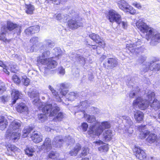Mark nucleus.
Returning <instances> with one entry per match:
<instances>
[{"instance_id": "nucleus-18", "label": "nucleus", "mask_w": 160, "mask_h": 160, "mask_svg": "<svg viewBox=\"0 0 160 160\" xmlns=\"http://www.w3.org/2000/svg\"><path fill=\"white\" fill-rule=\"evenodd\" d=\"M122 119V121L125 128L127 129L133 125V122L129 117L127 116H123Z\"/></svg>"}, {"instance_id": "nucleus-51", "label": "nucleus", "mask_w": 160, "mask_h": 160, "mask_svg": "<svg viewBox=\"0 0 160 160\" xmlns=\"http://www.w3.org/2000/svg\"><path fill=\"white\" fill-rule=\"evenodd\" d=\"M22 81L23 82L25 86H28L30 82L29 78H28L26 76H24L22 78Z\"/></svg>"}, {"instance_id": "nucleus-30", "label": "nucleus", "mask_w": 160, "mask_h": 160, "mask_svg": "<svg viewBox=\"0 0 160 160\" xmlns=\"http://www.w3.org/2000/svg\"><path fill=\"white\" fill-rule=\"evenodd\" d=\"M81 149V146L79 144H77L74 148L70 152L71 156H75L78 153V152Z\"/></svg>"}, {"instance_id": "nucleus-23", "label": "nucleus", "mask_w": 160, "mask_h": 160, "mask_svg": "<svg viewBox=\"0 0 160 160\" xmlns=\"http://www.w3.org/2000/svg\"><path fill=\"white\" fill-rule=\"evenodd\" d=\"M16 109L17 111L20 113L26 112L28 111L27 107L23 103H21L18 105Z\"/></svg>"}, {"instance_id": "nucleus-2", "label": "nucleus", "mask_w": 160, "mask_h": 160, "mask_svg": "<svg viewBox=\"0 0 160 160\" xmlns=\"http://www.w3.org/2000/svg\"><path fill=\"white\" fill-rule=\"evenodd\" d=\"M28 94L31 98H36L33 101V104L38 107L40 110L42 108V112L45 114H48L50 117L55 116L59 111V108L56 105L53 106L50 104L43 105L42 102H40L38 97L39 94L37 91H30Z\"/></svg>"}, {"instance_id": "nucleus-12", "label": "nucleus", "mask_w": 160, "mask_h": 160, "mask_svg": "<svg viewBox=\"0 0 160 160\" xmlns=\"http://www.w3.org/2000/svg\"><path fill=\"white\" fill-rule=\"evenodd\" d=\"M68 26L70 28L72 29H76L83 25L82 23L77 22L73 19L70 20L68 22Z\"/></svg>"}, {"instance_id": "nucleus-58", "label": "nucleus", "mask_w": 160, "mask_h": 160, "mask_svg": "<svg viewBox=\"0 0 160 160\" xmlns=\"http://www.w3.org/2000/svg\"><path fill=\"white\" fill-rule=\"evenodd\" d=\"M81 127L83 131H87V128L88 127V125L86 123L83 122L82 124Z\"/></svg>"}, {"instance_id": "nucleus-27", "label": "nucleus", "mask_w": 160, "mask_h": 160, "mask_svg": "<svg viewBox=\"0 0 160 160\" xmlns=\"http://www.w3.org/2000/svg\"><path fill=\"white\" fill-rule=\"evenodd\" d=\"M25 12L28 14H32L35 10L34 6L31 4H26L25 6Z\"/></svg>"}, {"instance_id": "nucleus-38", "label": "nucleus", "mask_w": 160, "mask_h": 160, "mask_svg": "<svg viewBox=\"0 0 160 160\" xmlns=\"http://www.w3.org/2000/svg\"><path fill=\"white\" fill-rule=\"evenodd\" d=\"M48 156L49 158L54 159L59 156V154L56 152L51 151L49 153Z\"/></svg>"}, {"instance_id": "nucleus-6", "label": "nucleus", "mask_w": 160, "mask_h": 160, "mask_svg": "<svg viewBox=\"0 0 160 160\" xmlns=\"http://www.w3.org/2000/svg\"><path fill=\"white\" fill-rule=\"evenodd\" d=\"M117 5L118 8L125 12L129 13L132 15H134L136 13V10L124 0L118 1Z\"/></svg>"}, {"instance_id": "nucleus-10", "label": "nucleus", "mask_w": 160, "mask_h": 160, "mask_svg": "<svg viewBox=\"0 0 160 160\" xmlns=\"http://www.w3.org/2000/svg\"><path fill=\"white\" fill-rule=\"evenodd\" d=\"M54 57H52L48 58V59H45L43 60H38L39 64L45 65L48 69H52L55 68L57 65V62L53 59Z\"/></svg>"}, {"instance_id": "nucleus-20", "label": "nucleus", "mask_w": 160, "mask_h": 160, "mask_svg": "<svg viewBox=\"0 0 160 160\" xmlns=\"http://www.w3.org/2000/svg\"><path fill=\"white\" fill-rule=\"evenodd\" d=\"M11 94L13 100L12 102L13 104L16 103L17 99L22 97V94L20 93L19 91H13L12 92Z\"/></svg>"}, {"instance_id": "nucleus-31", "label": "nucleus", "mask_w": 160, "mask_h": 160, "mask_svg": "<svg viewBox=\"0 0 160 160\" xmlns=\"http://www.w3.org/2000/svg\"><path fill=\"white\" fill-rule=\"evenodd\" d=\"M50 54V52L49 51H47L43 52L41 56H39L38 57L37 59L38 63L39 64L38 60L39 59L40 60H43L45 59H48V57L49 56Z\"/></svg>"}, {"instance_id": "nucleus-47", "label": "nucleus", "mask_w": 160, "mask_h": 160, "mask_svg": "<svg viewBox=\"0 0 160 160\" xmlns=\"http://www.w3.org/2000/svg\"><path fill=\"white\" fill-rule=\"evenodd\" d=\"M0 66L2 67L3 68V72L8 75L9 74V72L7 70V67L3 63V62L0 60Z\"/></svg>"}, {"instance_id": "nucleus-3", "label": "nucleus", "mask_w": 160, "mask_h": 160, "mask_svg": "<svg viewBox=\"0 0 160 160\" xmlns=\"http://www.w3.org/2000/svg\"><path fill=\"white\" fill-rule=\"evenodd\" d=\"M21 125V122L19 120H15L12 122L6 132L5 135L6 138L13 140H18L20 136L19 129H20Z\"/></svg>"}, {"instance_id": "nucleus-52", "label": "nucleus", "mask_w": 160, "mask_h": 160, "mask_svg": "<svg viewBox=\"0 0 160 160\" xmlns=\"http://www.w3.org/2000/svg\"><path fill=\"white\" fill-rule=\"evenodd\" d=\"M125 133L126 135L128 136H129L131 135L133 132V130L132 128L129 127L128 128H125Z\"/></svg>"}, {"instance_id": "nucleus-19", "label": "nucleus", "mask_w": 160, "mask_h": 160, "mask_svg": "<svg viewBox=\"0 0 160 160\" xmlns=\"http://www.w3.org/2000/svg\"><path fill=\"white\" fill-rule=\"evenodd\" d=\"M134 115L135 120L138 122H140L143 119V114L140 111L137 110L134 111Z\"/></svg>"}, {"instance_id": "nucleus-4", "label": "nucleus", "mask_w": 160, "mask_h": 160, "mask_svg": "<svg viewBox=\"0 0 160 160\" xmlns=\"http://www.w3.org/2000/svg\"><path fill=\"white\" fill-rule=\"evenodd\" d=\"M145 93L147 96V98L144 99L141 97H138L134 100L133 102L134 106H138L139 108L142 110L148 108L151 103V100L155 95L154 93L152 91H145Z\"/></svg>"}, {"instance_id": "nucleus-44", "label": "nucleus", "mask_w": 160, "mask_h": 160, "mask_svg": "<svg viewBox=\"0 0 160 160\" xmlns=\"http://www.w3.org/2000/svg\"><path fill=\"white\" fill-rule=\"evenodd\" d=\"M10 99V97L7 95H4L0 97V101L3 103H5L8 102Z\"/></svg>"}, {"instance_id": "nucleus-34", "label": "nucleus", "mask_w": 160, "mask_h": 160, "mask_svg": "<svg viewBox=\"0 0 160 160\" xmlns=\"http://www.w3.org/2000/svg\"><path fill=\"white\" fill-rule=\"evenodd\" d=\"M33 128L32 127L27 126L25 127L23 131V135L22 136L23 138H25L27 137L28 135L33 130Z\"/></svg>"}, {"instance_id": "nucleus-25", "label": "nucleus", "mask_w": 160, "mask_h": 160, "mask_svg": "<svg viewBox=\"0 0 160 160\" xmlns=\"http://www.w3.org/2000/svg\"><path fill=\"white\" fill-rule=\"evenodd\" d=\"M82 117H84L86 120L89 123H93L96 121V119L95 117L93 115L90 116L87 114H85L83 112Z\"/></svg>"}, {"instance_id": "nucleus-26", "label": "nucleus", "mask_w": 160, "mask_h": 160, "mask_svg": "<svg viewBox=\"0 0 160 160\" xmlns=\"http://www.w3.org/2000/svg\"><path fill=\"white\" fill-rule=\"evenodd\" d=\"M7 27H6V28H7V30L8 29L10 31L12 30L15 28L18 29L20 31L21 30L20 27L17 24L13 23L10 21H8L7 22Z\"/></svg>"}, {"instance_id": "nucleus-63", "label": "nucleus", "mask_w": 160, "mask_h": 160, "mask_svg": "<svg viewBox=\"0 0 160 160\" xmlns=\"http://www.w3.org/2000/svg\"><path fill=\"white\" fill-rule=\"evenodd\" d=\"M56 18L58 20H60L62 18V16L60 14H58L57 15H55Z\"/></svg>"}, {"instance_id": "nucleus-28", "label": "nucleus", "mask_w": 160, "mask_h": 160, "mask_svg": "<svg viewBox=\"0 0 160 160\" xmlns=\"http://www.w3.org/2000/svg\"><path fill=\"white\" fill-rule=\"evenodd\" d=\"M157 135L154 133H150L146 139V141L147 142L150 143H152L157 141Z\"/></svg>"}, {"instance_id": "nucleus-55", "label": "nucleus", "mask_w": 160, "mask_h": 160, "mask_svg": "<svg viewBox=\"0 0 160 160\" xmlns=\"http://www.w3.org/2000/svg\"><path fill=\"white\" fill-rule=\"evenodd\" d=\"M12 79L13 82L17 84H19L20 82V80L18 77L16 75H14L12 77Z\"/></svg>"}, {"instance_id": "nucleus-37", "label": "nucleus", "mask_w": 160, "mask_h": 160, "mask_svg": "<svg viewBox=\"0 0 160 160\" xmlns=\"http://www.w3.org/2000/svg\"><path fill=\"white\" fill-rule=\"evenodd\" d=\"M17 66L13 62H12L9 64V67H7V69H10L12 72H15L17 70Z\"/></svg>"}, {"instance_id": "nucleus-24", "label": "nucleus", "mask_w": 160, "mask_h": 160, "mask_svg": "<svg viewBox=\"0 0 160 160\" xmlns=\"http://www.w3.org/2000/svg\"><path fill=\"white\" fill-rule=\"evenodd\" d=\"M8 125L7 120L2 116H0V129L4 130Z\"/></svg>"}, {"instance_id": "nucleus-13", "label": "nucleus", "mask_w": 160, "mask_h": 160, "mask_svg": "<svg viewBox=\"0 0 160 160\" xmlns=\"http://www.w3.org/2000/svg\"><path fill=\"white\" fill-rule=\"evenodd\" d=\"M112 131L110 129L106 130L103 134V140L105 142H108L111 140L113 137Z\"/></svg>"}, {"instance_id": "nucleus-14", "label": "nucleus", "mask_w": 160, "mask_h": 160, "mask_svg": "<svg viewBox=\"0 0 160 160\" xmlns=\"http://www.w3.org/2000/svg\"><path fill=\"white\" fill-rule=\"evenodd\" d=\"M52 148L51 145V139L47 138L45 139L43 144L41 146V149H44L47 151H48Z\"/></svg>"}, {"instance_id": "nucleus-45", "label": "nucleus", "mask_w": 160, "mask_h": 160, "mask_svg": "<svg viewBox=\"0 0 160 160\" xmlns=\"http://www.w3.org/2000/svg\"><path fill=\"white\" fill-rule=\"evenodd\" d=\"M45 45L49 47H52L54 45V43L50 39H46L44 42Z\"/></svg>"}, {"instance_id": "nucleus-29", "label": "nucleus", "mask_w": 160, "mask_h": 160, "mask_svg": "<svg viewBox=\"0 0 160 160\" xmlns=\"http://www.w3.org/2000/svg\"><path fill=\"white\" fill-rule=\"evenodd\" d=\"M150 106L155 110H157L160 108V100L155 99L152 103H150Z\"/></svg>"}, {"instance_id": "nucleus-57", "label": "nucleus", "mask_w": 160, "mask_h": 160, "mask_svg": "<svg viewBox=\"0 0 160 160\" xmlns=\"http://www.w3.org/2000/svg\"><path fill=\"white\" fill-rule=\"evenodd\" d=\"M97 43H98L99 45L102 48H103L105 47V43L103 41L101 38L99 39V41L98 42H97Z\"/></svg>"}, {"instance_id": "nucleus-9", "label": "nucleus", "mask_w": 160, "mask_h": 160, "mask_svg": "<svg viewBox=\"0 0 160 160\" xmlns=\"http://www.w3.org/2000/svg\"><path fill=\"white\" fill-rule=\"evenodd\" d=\"M108 17L110 22H115L117 24L119 23L120 21L122 20L121 15L114 10H110L109 11Z\"/></svg>"}, {"instance_id": "nucleus-8", "label": "nucleus", "mask_w": 160, "mask_h": 160, "mask_svg": "<svg viewBox=\"0 0 160 160\" xmlns=\"http://www.w3.org/2000/svg\"><path fill=\"white\" fill-rule=\"evenodd\" d=\"M141 43V40L138 38H134L132 39V41L130 40L128 42V43L126 45V48L132 53H138L137 50L138 48L135 47L137 45H139Z\"/></svg>"}, {"instance_id": "nucleus-50", "label": "nucleus", "mask_w": 160, "mask_h": 160, "mask_svg": "<svg viewBox=\"0 0 160 160\" xmlns=\"http://www.w3.org/2000/svg\"><path fill=\"white\" fill-rule=\"evenodd\" d=\"M119 23H117L118 24L122 26L123 28L126 29L127 28L128 26V24L127 22L126 21H122L121 20Z\"/></svg>"}, {"instance_id": "nucleus-54", "label": "nucleus", "mask_w": 160, "mask_h": 160, "mask_svg": "<svg viewBox=\"0 0 160 160\" xmlns=\"http://www.w3.org/2000/svg\"><path fill=\"white\" fill-rule=\"evenodd\" d=\"M67 91H58V92H57V93L58 96V98H60L61 96H65L67 97V95L68 94L67 92H66Z\"/></svg>"}, {"instance_id": "nucleus-59", "label": "nucleus", "mask_w": 160, "mask_h": 160, "mask_svg": "<svg viewBox=\"0 0 160 160\" xmlns=\"http://www.w3.org/2000/svg\"><path fill=\"white\" fill-rule=\"evenodd\" d=\"M58 70L59 74L63 75L65 73L64 69L62 67H60L58 68Z\"/></svg>"}, {"instance_id": "nucleus-1", "label": "nucleus", "mask_w": 160, "mask_h": 160, "mask_svg": "<svg viewBox=\"0 0 160 160\" xmlns=\"http://www.w3.org/2000/svg\"><path fill=\"white\" fill-rule=\"evenodd\" d=\"M136 26L137 28L143 34L146 39L151 40V45L154 46L159 42L160 33L148 25L143 20H139L136 23Z\"/></svg>"}, {"instance_id": "nucleus-48", "label": "nucleus", "mask_w": 160, "mask_h": 160, "mask_svg": "<svg viewBox=\"0 0 160 160\" xmlns=\"http://www.w3.org/2000/svg\"><path fill=\"white\" fill-rule=\"evenodd\" d=\"M38 118L40 121L43 122L46 120L47 118L46 115L41 114L38 115Z\"/></svg>"}, {"instance_id": "nucleus-42", "label": "nucleus", "mask_w": 160, "mask_h": 160, "mask_svg": "<svg viewBox=\"0 0 160 160\" xmlns=\"http://www.w3.org/2000/svg\"><path fill=\"white\" fill-rule=\"evenodd\" d=\"M149 131L146 130L141 131L140 132L139 137L142 139L144 138L146 136L149 135Z\"/></svg>"}, {"instance_id": "nucleus-15", "label": "nucleus", "mask_w": 160, "mask_h": 160, "mask_svg": "<svg viewBox=\"0 0 160 160\" xmlns=\"http://www.w3.org/2000/svg\"><path fill=\"white\" fill-rule=\"evenodd\" d=\"M31 138L33 142L36 143H39L42 140V136L40 135V133L37 132H33Z\"/></svg>"}, {"instance_id": "nucleus-64", "label": "nucleus", "mask_w": 160, "mask_h": 160, "mask_svg": "<svg viewBox=\"0 0 160 160\" xmlns=\"http://www.w3.org/2000/svg\"><path fill=\"white\" fill-rule=\"evenodd\" d=\"M6 89L3 83H1L0 85V90H5Z\"/></svg>"}, {"instance_id": "nucleus-43", "label": "nucleus", "mask_w": 160, "mask_h": 160, "mask_svg": "<svg viewBox=\"0 0 160 160\" xmlns=\"http://www.w3.org/2000/svg\"><path fill=\"white\" fill-rule=\"evenodd\" d=\"M139 91H132L129 94V97L130 98L136 97L139 95Z\"/></svg>"}, {"instance_id": "nucleus-49", "label": "nucleus", "mask_w": 160, "mask_h": 160, "mask_svg": "<svg viewBox=\"0 0 160 160\" xmlns=\"http://www.w3.org/2000/svg\"><path fill=\"white\" fill-rule=\"evenodd\" d=\"M70 87V85L68 83H62L59 84L60 89L62 90L68 89Z\"/></svg>"}, {"instance_id": "nucleus-7", "label": "nucleus", "mask_w": 160, "mask_h": 160, "mask_svg": "<svg viewBox=\"0 0 160 160\" xmlns=\"http://www.w3.org/2000/svg\"><path fill=\"white\" fill-rule=\"evenodd\" d=\"M64 142H66L68 144H70L73 142L74 140L69 136H66L64 140L62 138L61 136H57L54 138L53 140L52 144L54 147L57 148H59L61 147Z\"/></svg>"}, {"instance_id": "nucleus-62", "label": "nucleus", "mask_w": 160, "mask_h": 160, "mask_svg": "<svg viewBox=\"0 0 160 160\" xmlns=\"http://www.w3.org/2000/svg\"><path fill=\"white\" fill-rule=\"evenodd\" d=\"M48 2H51L52 3H55L56 4H59L60 2L59 0H47Z\"/></svg>"}, {"instance_id": "nucleus-11", "label": "nucleus", "mask_w": 160, "mask_h": 160, "mask_svg": "<svg viewBox=\"0 0 160 160\" xmlns=\"http://www.w3.org/2000/svg\"><path fill=\"white\" fill-rule=\"evenodd\" d=\"M134 151L136 152V156L139 159L142 160L146 157V155L144 151L140 148L135 147Z\"/></svg>"}, {"instance_id": "nucleus-41", "label": "nucleus", "mask_w": 160, "mask_h": 160, "mask_svg": "<svg viewBox=\"0 0 160 160\" xmlns=\"http://www.w3.org/2000/svg\"><path fill=\"white\" fill-rule=\"evenodd\" d=\"M6 146L8 151H11L12 152H14L17 150V147L14 145L8 144H6Z\"/></svg>"}, {"instance_id": "nucleus-36", "label": "nucleus", "mask_w": 160, "mask_h": 160, "mask_svg": "<svg viewBox=\"0 0 160 160\" xmlns=\"http://www.w3.org/2000/svg\"><path fill=\"white\" fill-rule=\"evenodd\" d=\"M77 96V94H76L75 92H71L67 95V98L68 99V100L72 101L74 100Z\"/></svg>"}, {"instance_id": "nucleus-35", "label": "nucleus", "mask_w": 160, "mask_h": 160, "mask_svg": "<svg viewBox=\"0 0 160 160\" xmlns=\"http://www.w3.org/2000/svg\"><path fill=\"white\" fill-rule=\"evenodd\" d=\"M53 52L56 55V57L59 59L60 57H61L62 51L59 48L57 47L53 50Z\"/></svg>"}, {"instance_id": "nucleus-33", "label": "nucleus", "mask_w": 160, "mask_h": 160, "mask_svg": "<svg viewBox=\"0 0 160 160\" xmlns=\"http://www.w3.org/2000/svg\"><path fill=\"white\" fill-rule=\"evenodd\" d=\"M89 105V103H88V101H84L82 102H81V105L79 106V108L81 107V108H82L81 110L82 111L80 112L81 113L82 115V112L84 113L85 112L84 110L87 108V107H88Z\"/></svg>"}, {"instance_id": "nucleus-60", "label": "nucleus", "mask_w": 160, "mask_h": 160, "mask_svg": "<svg viewBox=\"0 0 160 160\" xmlns=\"http://www.w3.org/2000/svg\"><path fill=\"white\" fill-rule=\"evenodd\" d=\"M63 117V115L62 113L61 112H59L58 113V114L57 115L56 118L58 120H61V119H62Z\"/></svg>"}, {"instance_id": "nucleus-39", "label": "nucleus", "mask_w": 160, "mask_h": 160, "mask_svg": "<svg viewBox=\"0 0 160 160\" xmlns=\"http://www.w3.org/2000/svg\"><path fill=\"white\" fill-rule=\"evenodd\" d=\"M35 151V150L34 148L32 147H27L25 150L26 154L28 156H32V153Z\"/></svg>"}, {"instance_id": "nucleus-5", "label": "nucleus", "mask_w": 160, "mask_h": 160, "mask_svg": "<svg viewBox=\"0 0 160 160\" xmlns=\"http://www.w3.org/2000/svg\"><path fill=\"white\" fill-rule=\"evenodd\" d=\"M110 127L111 124L110 122L104 121L101 123H99L98 126L96 125L90 126L88 133L92 137H94L95 135L99 136L104 129L109 128Z\"/></svg>"}, {"instance_id": "nucleus-46", "label": "nucleus", "mask_w": 160, "mask_h": 160, "mask_svg": "<svg viewBox=\"0 0 160 160\" xmlns=\"http://www.w3.org/2000/svg\"><path fill=\"white\" fill-rule=\"evenodd\" d=\"M108 150V144L101 146L98 148L99 151L102 152H107Z\"/></svg>"}, {"instance_id": "nucleus-56", "label": "nucleus", "mask_w": 160, "mask_h": 160, "mask_svg": "<svg viewBox=\"0 0 160 160\" xmlns=\"http://www.w3.org/2000/svg\"><path fill=\"white\" fill-rule=\"evenodd\" d=\"M89 149L88 148L85 147L82 148V151L81 153L82 156H85L89 153Z\"/></svg>"}, {"instance_id": "nucleus-22", "label": "nucleus", "mask_w": 160, "mask_h": 160, "mask_svg": "<svg viewBox=\"0 0 160 160\" xmlns=\"http://www.w3.org/2000/svg\"><path fill=\"white\" fill-rule=\"evenodd\" d=\"M7 32V29L6 27L3 26L2 27L1 29L0 32V40L5 42L7 41L6 38V34Z\"/></svg>"}, {"instance_id": "nucleus-32", "label": "nucleus", "mask_w": 160, "mask_h": 160, "mask_svg": "<svg viewBox=\"0 0 160 160\" xmlns=\"http://www.w3.org/2000/svg\"><path fill=\"white\" fill-rule=\"evenodd\" d=\"M152 63L150 62L148 63V66L147 68H148L152 71H159L160 69V64H153L152 65Z\"/></svg>"}, {"instance_id": "nucleus-40", "label": "nucleus", "mask_w": 160, "mask_h": 160, "mask_svg": "<svg viewBox=\"0 0 160 160\" xmlns=\"http://www.w3.org/2000/svg\"><path fill=\"white\" fill-rule=\"evenodd\" d=\"M89 37L91 39L96 43L99 41V39L101 38L98 35L95 33H92L90 34L89 35Z\"/></svg>"}, {"instance_id": "nucleus-61", "label": "nucleus", "mask_w": 160, "mask_h": 160, "mask_svg": "<svg viewBox=\"0 0 160 160\" xmlns=\"http://www.w3.org/2000/svg\"><path fill=\"white\" fill-rule=\"evenodd\" d=\"M146 126L145 125H141L138 127V129L140 131H144L146 130Z\"/></svg>"}, {"instance_id": "nucleus-21", "label": "nucleus", "mask_w": 160, "mask_h": 160, "mask_svg": "<svg viewBox=\"0 0 160 160\" xmlns=\"http://www.w3.org/2000/svg\"><path fill=\"white\" fill-rule=\"evenodd\" d=\"M30 42L32 44H33L31 48V49L29 50L28 52H33L34 51V48L35 47H37V46L40 44V43H38V38L37 37H33L30 40Z\"/></svg>"}, {"instance_id": "nucleus-17", "label": "nucleus", "mask_w": 160, "mask_h": 160, "mask_svg": "<svg viewBox=\"0 0 160 160\" xmlns=\"http://www.w3.org/2000/svg\"><path fill=\"white\" fill-rule=\"evenodd\" d=\"M39 29V26L37 25L27 28L25 31V32L26 34L29 35L38 32Z\"/></svg>"}, {"instance_id": "nucleus-16", "label": "nucleus", "mask_w": 160, "mask_h": 160, "mask_svg": "<svg viewBox=\"0 0 160 160\" xmlns=\"http://www.w3.org/2000/svg\"><path fill=\"white\" fill-rule=\"evenodd\" d=\"M107 63L108 64L107 67L105 66L106 68H112L116 66L118 62L117 60L115 58H110L108 59Z\"/></svg>"}, {"instance_id": "nucleus-53", "label": "nucleus", "mask_w": 160, "mask_h": 160, "mask_svg": "<svg viewBox=\"0 0 160 160\" xmlns=\"http://www.w3.org/2000/svg\"><path fill=\"white\" fill-rule=\"evenodd\" d=\"M132 5L138 9H141L142 8L141 4L137 2H134L132 3Z\"/></svg>"}]
</instances>
